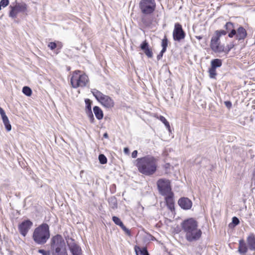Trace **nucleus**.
Listing matches in <instances>:
<instances>
[{"instance_id": "1", "label": "nucleus", "mask_w": 255, "mask_h": 255, "mask_svg": "<svg viewBox=\"0 0 255 255\" xmlns=\"http://www.w3.org/2000/svg\"><path fill=\"white\" fill-rule=\"evenodd\" d=\"M135 165L140 173L150 176L157 170L158 160L155 157L148 155L141 158H138L136 160Z\"/></svg>"}, {"instance_id": "2", "label": "nucleus", "mask_w": 255, "mask_h": 255, "mask_svg": "<svg viewBox=\"0 0 255 255\" xmlns=\"http://www.w3.org/2000/svg\"><path fill=\"white\" fill-rule=\"evenodd\" d=\"M185 238L188 242L196 241L201 238L202 231L198 228V223L192 218L184 221L182 224Z\"/></svg>"}, {"instance_id": "3", "label": "nucleus", "mask_w": 255, "mask_h": 255, "mask_svg": "<svg viewBox=\"0 0 255 255\" xmlns=\"http://www.w3.org/2000/svg\"><path fill=\"white\" fill-rule=\"evenodd\" d=\"M50 237L49 227L46 223H43L36 228L32 234L33 241L38 245L45 244Z\"/></svg>"}, {"instance_id": "4", "label": "nucleus", "mask_w": 255, "mask_h": 255, "mask_svg": "<svg viewBox=\"0 0 255 255\" xmlns=\"http://www.w3.org/2000/svg\"><path fill=\"white\" fill-rule=\"evenodd\" d=\"M51 247L53 249V255H68L65 241L60 235H57L51 239Z\"/></svg>"}, {"instance_id": "5", "label": "nucleus", "mask_w": 255, "mask_h": 255, "mask_svg": "<svg viewBox=\"0 0 255 255\" xmlns=\"http://www.w3.org/2000/svg\"><path fill=\"white\" fill-rule=\"evenodd\" d=\"M88 82V76L81 74V71L79 70L74 71L71 78V84L74 88L85 87Z\"/></svg>"}, {"instance_id": "6", "label": "nucleus", "mask_w": 255, "mask_h": 255, "mask_svg": "<svg viewBox=\"0 0 255 255\" xmlns=\"http://www.w3.org/2000/svg\"><path fill=\"white\" fill-rule=\"evenodd\" d=\"M91 92L96 100L106 108L111 109L114 106V100L109 96L104 95L97 89H92Z\"/></svg>"}, {"instance_id": "7", "label": "nucleus", "mask_w": 255, "mask_h": 255, "mask_svg": "<svg viewBox=\"0 0 255 255\" xmlns=\"http://www.w3.org/2000/svg\"><path fill=\"white\" fill-rule=\"evenodd\" d=\"M139 6L142 13L145 15L150 14L155 10L156 3L154 0H141Z\"/></svg>"}, {"instance_id": "8", "label": "nucleus", "mask_w": 255, "mask_h": 255, "mask_svg": "<svg viewBox=\"0 0 255 255\" xmlns=\"http://www.w3.org/2000/svg\"><path fill=\"white\" fill-rule=\"evenodd\" d=\"M157 185L158 190L162 195L172 192L170 183L168 180L160 179L157 182Z\"/></svg>"}, {"instance_id": "9", "label": "nucleus", "mask_w": 255, "mask_h": 255, "mask_svg": "<svg viewBox=\"0 0 255 255\" xmlns=\"http://www.w3.org/2000/svg\"><path fill=\"white\" fill-rule=\"evenodd\" d=\"M11 10L9 12V16L16 18L19 12H25L27 9V5L24 2L16 3L13 6H10Z\"/></svg>"}, {"instance_id": "10", "label": "nucleus", "mask_w": 255, "mask_h": 255, "mask_svg": "<svg viewBox=\"0 0 255 255\" xmlns=\"http://www.w3.org/2000/svg\"><path fill=\"white\" fill-rule=\"evenodd\" d=\"M185 33L182 29V26L179 23H176L173 31V38L174 40L180 41L184 39Z\"/></svg>"}, {"instance_id": "11", "label": "nucleus", "mask_w": 255, "mask_h": 255, "mask_svg": "<svg viewBox=\"0 0 255 255\" xmlns=\"http://www.w3.org/2000/svg\"><path fill=\"white\" fill-rule=\"evenodd\" d=\"M224 45L221 44L218 37L212 36L210 42V48L215 53H221L224 51Z\"/></svg>"}, {"instance_id": "12", "label": "nucleus", "mask_w": 255, "mask_h": 255, "mask_svg": "<svg viewBox=\"0 0 255 255\" xmlns=\"http://www.w3.org/2000/svg\"><path fill=\"white\" fill-rule=\"evenodd\" d=\"M32 225L33 223L31 221L29 220H25L18 225V229L20 234L25 237Z\"/></svg>"}, {"instance_id": "13", "label": "nucleus", "mask_w": 255, "mask_h": 255, "mask_svg": "<svg viewBox=\"0 0 255 255\" xmlns=\"http://www.w3.org/2000/svg\"><path fill=\"white\" fill-rule=\"evenodd\" d=\"M71 242H67L69 250L73 255H81V249L80 247L77 245L72 239H70Z\"/></svg>"}, {"instance_id": "14", "label": "nucleus", "mask_w": 255, "mask_h": 255, "mask_svg": "<svg viewBox=\"0 0 255 255\" xmlns=\"http://www.w3.org/2000/svg\"><path fill=\"white\" fill-rule=\"evenodd\" d=\"M165 200L168 209L172 211L174 210V201L173 199V193L170 192L169 194H165Z\"/></svg>"}, {"instance_id": "15", "label": "nucleus", "mask_w": 255, "mask_h": 255, "mask_svg": "<svg viewBox=\"0 0 255 255\" xmlns=\"http://www.w3.org/2000/svg\"><path fill=\"white\" fill-rule=\"evenodd\" d=\"M178 204L181 208L184 210L190 209L192 206V201L185 197L181 198L178 200Z\"/></svg>"}, {"instance_id": "16", "label": "nucleus", "mask_w": 255, "mask_h": 255, "mask_svg": "<svg viewBox=\"0 0 255 255\" xmlns=\"http://www.w3.org/2000/svg\"><path fill=\"white\" fill-rule=\"evenodd\" d=\"M0 115L6 130L9 131L11 129V125L4 111L1 108H0Z\"/></svg>"}, {"instance_id": "17", "label": "nucleus", "mask_w": 255, "mask_h": 255, "mask_svg": "<svg viewBox=\"0 0 255 255\" xmlns=\"http://www.w3.org/2000/svg\"><path fill=\"white\" fill-rule=\"evenodd\" d=\"M140 48L144 51L145 54L148 58H152L153 53L151 49L149 48V44L146 40H144L140 45Z\"/></svg>"}, {"instance_id": "18", "label": "nucleus", "mask_w": 255, "mask_h": 255, "mask_svg": "<svg viewBox=\"0 0 255 255\" xmlns=\"http://www.w3.org/2000/svg\"><path fill=\"white\" fill-rule=\"evenodd\" d=\"M112 219H113V222L117 225L119 226L123 229V230L126 232V233L127 235H128L129 236L130 235V231L125 226V225H124V224L123 223V222H122V221L121 220V219L119 218H118L116 216H113Z\"/></svg>"}, {"instance_id": "19", "label": "nucleus", "mask_w": 255, "mask_h": 255, "mask_svg": "<svg viewBox=\"0 0 255 255\" xmlns=\"http://www.w3.org/2000/svg\"><path fill=\"white\" fill-rule=\"evenodd\" d=\"M246 36V29L242 26L239 27L237 31V39L238 40L244 39Z\"/></svg>"}, {"instance_id": "20", "label": "nucleus", "mask_w": 255, "mask_h": 255, "mask_svg": "<svg viewBox=\"0 0 255 255\" xmlns=\"http://www.w3.org/2000/svg\"><path fill=\"white\" fill-rule=\"evenodd\" d=\"M238 251L242 255L246 254L248 251V248L243 240H241L239 241Z\"/></svg>"}, {"instance_id": "21", "label": "nucleus", "mask_w": 255, "mask_h": 255, "mask_svg": "<svg viewBox=\"0 0 255 255\" xmlns=\"http://www.w3.org/2000/svg\"><path fill=\"white\" fill-rule=\"evenodd\" d=\"M134 249L136 255H149L145 247L140 248L139 246H135Z\"/></svg>"}, {"instance_id": "22", "label": "nucleus", "mask_w": 255, "mask_h": 255, "mask_svg": "<svg viewBox=\"0 0 255 255\" xmlns=\"http://www.w3.org/2000/svg\"><path fill=\"white\" fill-rule=\"evenodd\" d=\"M247 242L250 250L255 251V236L253 234L248 237Z\"/></svg>"}, {"instance_id": "23", "label": "nucleus", "mask_w": 255, "mask_h": 255, "mask_svg": "<svg viewBox=\"0 0 255 255\" xmlns=\"http://www.w3.org/2000/svg\"><path fill=\"white\" fill-rule=\"evenodd\" d=\"M93 111L96 118L99 120H102L103 118V112L101 109L98 106H95L93 108Z\"/></svg>"}, {"instance_id": "24", "label": "nucleus", "mask_w": 255, "mask_h": 255, "mask_svg": "<svg viewBox=\"0 0 255 255\" xmlns=\"http://www.w3.org/2000/svg\"><path fill=\"white\" fill-rule=\"evenodd\" d=\"M141 21L143 24L145 26H148L151 23V19L145 14L141 17Z\"/></svg>"}, {"instance_id": "25", "label": "nucleus", "mask_w": 255, "mask_h": 255, "mask_svg": "<svg viewBox=\"0 0 255 255\" xmlns=\"http://www.w3.org/2000/svg\"><path fill=\"white\" fill-rule=\"evenodd\" d=\"M222 60L219 59H215L211 61V67L216 68L220 67L222 66Z\"/></svg>"}, {"instance_id": "26", "label": "nucleus", "mask_w": 255, "mask_h": 255, "mask_svg": "<svg viewBox=\"0 0 255 255\" xmlns=\"http://www.w3.org/2000/svg\"><path fill=\"white\" fill-rule=\"evenodd\" d=\"M168 45V40L166 36L165 35L163 39L162 40L161 46L162 47V52H165L166 50V48Z\"/></svg>"}, {"instance_id": "27", "label": "nucleus", "mask_w": 255, "mask_h": 255, "mask_svg": "<svg viewBox=\"0 0 255 255\" xmlns=\"http://www.w3.org/2000/svg\"><path fill=\"white\" fill-rule=\"evenodd\" d=\"M109 203L112 208L115 209L117 207V202L116 198L114 197L110 198L109 199Z\"/></svg>"}, {"instance_id": "28", "label": "nucleus", "mask_w": 255, "mask_h": 255, "mask_svg": "<svg viewBox=\"0 0 255 255\" xmlns=\"http://www.w3.org/2000/svg\"><path fill=\"white\" fill-rule=\"evenodd\" d=\"M159 120L162 122L166 127V128L168 129L169 131H170V127L169 123L167 121L166 119L162 116H160L159 117Z\"/></svg>"}, {"instance_id": "29", "label": "nucleus", "mask_w": 255, "mask_h": 255, "mask_svg": "<svg viewBox=\"0 0 255 255\" xmlns=\"http://www.w3.org/2000/svg\"><path fill=\"white\" fill-rule=\"evenodd\" d=\"M227 33V31L224 30H216L215 32V35L213 36L218 37V38L220 39V37L222 35H225Z\"/></svg>"}, {"instance_id": "30", "label": "nucleus", "mask_w": 255, "mask_h": 255, "mask_svg": "<svg viewBox=\"0 0 255 255\" xmlns=\"http://www.w3.org/2000/svg\"><path fill=\"white\" fill-rule=\"evenodd\" d=\"M234 44L233 43H231L227 45L226 47L224 46V51L223 52L225 53L226 54H228L229 51L234 47Z\"/></svg>"}, {"instance_id": "31", "label": "nucleus", "mask_w": 255, "mask_h": 255, "mask_svg": "<svg viewBox=\"0 0 255 255\" xmlns=\"http://www.w3.org/2000/svg\"><path fill=\"white\" fill-rule=\"evenodd\" d=\"M87 116L88 117L91 123H94L95 121L94 115L93 114L92 110L86 111Z\"/></svg>"}, {"instance_id": "32", "label": "nucleus", "mask_w": 255, "mask_h": 255, "mask_svg": "<svg viewBox=\"0 0 255 255\" xmlns=\"http://www.w3.org/2000/svg\"><path fill=\"white\" fill-rule=\"evenodd\" d=\"M22 92L26 96H30L31 95L32 91L30 88L25 86L22 89Z\"/></svg>"}, {"instance_id": "33", "label": "nucleus", "mask_w": 255, "mask_h": 255, "mask_svg": "<svg viewBox=\"0 0 255 255\" xmlns=\"http://www.w3.org/2000/svg\"><path fill=\"white\" fill-rule=\"evenodd\" d=\"M209 72L210 74V77L211 78H215V76L217 75L216 68H214L213 67H211L209 70Z\"/></svg>"}, {"instance_id": "34", "label": "nucleus", "mask_w": 255, "mask_h": 255, "mask_svg": "<svg viewBox=\"0 0 255 255\" xmlns=\"http://www.w3.org/2000/svg\"><path fill=\"white\" fill-rule=\"evenodd\" d=\"M99 160L100 162L102 164H106L107 162L106 157L103 154H101L99 155Z\"/></svg>"}, {"instance_id": "35", "label": "nucleus", "mask_w": 255, "mask_h": 255, "mask_svg": "<svg viewBox=\"0 0 255 255\" xmlns=\"http://www.w3.org/2000/svg\"><path fill=\"white\" fill-rule=\"evenodd\" d=\"M85 104H86V111L92 110V109H91L92 102H91V101L89 99H85Z\"/></svg>"}, {"instance_id": "36", "label": "nucleus", "mask_w": 255, "mask_h": 255, "mask_svg": "<svg viewBox=\"0 0 255 255\" xmlns=\"http://www.w3.org/2000/svg\"><path fill=\"white\" fill-rule=\"evenodd\" d=\"M225 28L227 30V31L231 30L234 28L233 23L231 22H227L225 25Z\"/></svg>"}, {"instance_id": "37", "label": "nucleus", "mask_w": 255, "mask_h": 255, "mask_svg": "<svg viewBox=\"0 0 255 255\" xmlns=\"http://www.w3.org/2000/svg\"><path fill=\"white\" fill-rule=\"evenodd\" d=\"M48 46L51 50H54L57 47V44L55 42H51L48 44Z\"/></svg>"}, {"instance_id": "38", "label": "nucleus", "mask_w": 255, "mask_h": 255, "mask_svg": "<svg viewBox=\"0 0 255 255\" xmlns=\"http://www.w3.org/2000/svg\"><path fill=\"white\" fill-rule=\"evenodd\" d=\"M38 252L40 254H41L42 255H50V253L49 251H46L42 249L39 250Z\"/></svg>"}, {"instance_id": "39", "label": "nucleus", "mask_w": 255, "mask_h": 255, "mask_svg": "<svg viewBox=\"0 0 255 255\" xmlns=\"http://www.w3.org/2000/svg\"><path fill=\"white\" fill-rule=\"evenodd\" d=\"M0 4L3 7L6 6L9 4V0H1L0 2Z\"/></svg>"}, {"instance_id": "40", "label": "nucleus", "mask_w": 255, "mask_h": 255, "mask_svg": "<svg viewBox=\"0 0 255 255\" xmlns=\"http://www.w3.org/2000/svg\"><path fill=\"white\" fill-rule=\"evenodd\" d=\"M240 223L239 219L236 217H234L232 218V223L234 224L235 226L238 225Z\"/></svg>"}, {"instance_id": "41", "label": "nucleus", "mask_w": 255, "mask_h": 255, "mask_svg": "<svg viewBox=\"0 0 255 255\" xmlns=\"http://www.w3.org/2000/svg\"><path fill=\"white\" fill-rule=\"evenodd\" d=\"M231 31L229 33L228 36L229 37H233L234 35H237V31L234 29V28L231 30Z\"/></svg>"}, {"instance_id": "42", "label": "nucleus", "mask_w": 255, "mask_h": 255, "mask_svg": "<svg viewBox=\"0 0 255 255\" xmlns=\"http://www.w3.org/2000/svg\"><path fill=\"white\" fill-rule=\"evenodd\" d=\"M231 31L229 33L228 36L229 37H233L234 35H237V31L234 29V28L231 30Z\"/></svg>"}, {"instance_id": "43", "label": "nucleus", "mask_w": 255, "mask_h": 255, "mask_svg": "<svg viewBox=\"0 0 255 255\" xmlns=\"http://www.w3.org/2000/svg\"><path fill=\"white\" fill-rule=\"evenodd\" d=\"M225 105L229 109H230L231 107V106H232V103L230 101H226V102H225Z\"/></svg>"}, {"instance_id": "44", "label": "nucleus", "mask_w": 255, "mask_h": 255, "mask_svg": "<svg viewBox=\"0 0 255 255\" xmlns=\"http://www.w3.org/2000/svg\"><path fill=\"white\" fill-rule=\"evenodd\" d=\"M164 52H162V50H161L160 53L157 56V59L158 60H160L163 56V54Z\"/></svg>"}, {"instance_id": "45", "label": "nucleus", "mask_w": 255, "mask_h": 255, "mask_svg": "<svg viewBox=\"0 0 255 255\" xmlns=\"http://www.w3.org/2000/svg\"><path fill=\"white\" fill-rule=\"evenodd\" d=\"M137 155V150H134L132 153H131V156L132 158H135L136 157Z\"/></svg>"}, {"instance_id": "46", "label": "nucleus", "mask_w": 255, "mask_h": 255, "mask_svg": "<svg viewBox=\"0 0 255 255\" xmlns=\"http://www.w3.org/2000/svg\"><path fill=\"white\" fill-rule=\"evenodd\" d=\"M195 37L196 38H197V39L198 40H201L203 38V36H195Z\"/></svg>"}, {"instance_id": "47", "label": "nucleus", "mask_w": 255, "mask_h": 255, "mask_svg": "<svg viewBox=\"0 0 255 255\" xmlns=\"http://www.w3.org/2000/svg\"><path fill=\"white\" fill-rule=\"evenodd\" d=\"M103 136H104V137H105V138H108V137H109V136H108V134L107 132H106V133H105L104 134Z\"/></svg>"}, {"instance_id": "48", "label": "nucleus", "mask_w": 255, "mask_h": 255, "mask_svg": "<svg viewBox=\"0 0 255 255\" xmlns=\"http://www.w3.org/2000/svg\"><path fill=\"white\" fill-rule=\"evenodd\" d=\"M124 151L125 153H127L128 151V148H125Z\"/></svg>"}, {"instance_id": "49", "label": "nucleus", "mask_w": 255, "mask_h": 255, "mask_svg": "<svg viewBox=\"0 0 255 255\" xmlns=\"http://www.w3.org/2000/svg\"><path fill=\"white\" fill-rule=\"evenodd\" d=\"M1 6H1V4H0V10L1 9Z\"/></svg>"}]
</instances>
